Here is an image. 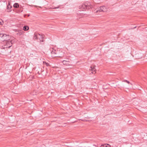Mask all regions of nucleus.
I'll list each match as a JSON object with an SVG mask.
<instances>
[{
	"instance_id": "nucleus-1",
	"label": "nucleus",
	"mask_w": 147,
	"mask_h": 147,
	"mask_svg": "<svg viewBox=\"0 0 147 147\" xmlns=\"http://www.w3.org/2000/svg\"><path fill=\"white\" fill-rule=\"evenodd\" d=\"M109 7L107 5H104L97 7L94 10L95 13H98L100 12H106L108 11Z\"/></svg>"
},
{
	"instance_id": "nucleus-2",
	"label": "nucleus",
	"mask_w": 147,
	"mask_h": 147,
	"mask_svg": "<svg viewBox=\"0 0 147 147\" xmlns=\"http://www.w3.org/2000/svg\"><path fill=\"white\" fill-rule=\"evenodd\" d=\"M91 8L90 3L88 2H86L81 4L79 6V11H86V10L90 9Z\"/></svg>"
},
{
	"instance_id": "nucleus-3",
	"label": "nucleus",
	"mask_w": 147,
	"mask_h": 147,
	"mask_svg": "<svg viewBox=\"0 0 147 147\" xmlns=\"http://www.w3.org/2000/svg\"><path fill=\"white\" fill-rule=\"evenodd\" d=\"M9 35L2 33L0 32V40L4 41L8 40Z\"/></svg>"
},
{
	"instance_id": "nucleus-4",
	"label": "nucleus",
	"mask_w": 147,
	"mask_h": 147,
	"mask_svg": "<svg viewBox=\"0 0 147 147\" xmlns=\"http://www.w3.org/2000/svg\"><path fill=\"white\" fill-rule=\"evenodd\" d=\"M39 36H41L42 38V36L40 35V34H37V33H35L34 34V36L33 37V39L34 40H38V38H39Z\"/></svg>"
},
{
	"instance_id": "nucleus-5",
	"label": "nucleus",
	"mask_w": 147,
	"mask_h": 147,
	"mask_svg": "<svg viewBox=\"0 0 147 147\" xmlns=\"http://www.w3.org/2000/svg\"><path fill=\"white\" fill-rule=\"evenodd\" d=\"M7 8L5 10L6 11L9 12L11 11L12 6L10 5L9 3H8V5H7Z\"/></svg>"
},
{
	"instance_id": "nucleus-6",
	"label": "nucleus",
	"mask_w": 147,
	"mask_h": 147,
	"mask_svg": "<svg viewBox=\"0 0 147 147\" xmlns=\"http://www.w3.org/2000/svg\"><path fill=\"white\" fill-rule=\"evenodd\" d=\"M62 63L64 65H70L69 61H67L63 60L62 61Z\"/></svg>"
},
{
	"instance_id": "nucleus-7",
	"label": "nucleus",
	"mask_w": 147,
	"mask_h": 147,
	"mask_svg": "<svg viewBox=\"0 0 147 147\" xmlns=\"http://www.w3.org/2000/svg\"><path fill=\"white\" fill-rule=\"evenodd\" d=\"M90 69L92 71V74H94L96 73L95 71L96 69L94 68V67H91Z\"/></svg>"
},
{
	"instance_id": "nucleus-8",
	"label": "nucleus",
	"mask_w": 147,
	"mask_h": 147,
	"mask_svg": "<svg viewBox=\"0 0 147 147\" xmlns=\"http://www.w3.org/2000/svg\"><path fill=\"white\" fill-rule=\"evenodd\" d=\"M40 34V35H41L42 36V38L41 36H39V38H39L41 42H43L44 41L43 40V39L44 38V35L43 34Z\"/></svg>"
},
{
	"instance_id": "nucleus-9",
	"label": "nucleus",
	"mask_w": 147,
	"mask_h": 147,
	"mask_svg": "<svg viewBox=\"0 0 147 147\" xmlns=\"http://www.w3.org/2000/svg\"><path fill=\"white\" fill-rule=\"evenodd\" d=\"M51 54L54 56V57H61L60 56H57L56 55V53L55 52V51H53L51 52Z\"/></svg>"
},
{
	"instance_id": "nucleus-10",
	"label": "nucleus",
	"mask_w": 147,
	"mask_h": 147,
	"mask_svg": "<svg viewBox=\"0 0 147 147\" xmlns=\"http://www.w3.org/2000/svg\"><path fill=\"white\" fill-rule=\"evenodd\" d=\"M24 32L22 30H20L18 31V32L17 33V34L19 36H20L24 34Z\"/></svg>"
},
{
	"instance_id": "nucleus-11",
	"label": "nucleus",
	"mask_w": 147,
	"mask_h": 147,
	"mask_svg": "<svg viewBox=\"0 0 147 147\" xmlns=\"http://www.w3.org/2000/svg\"><path fill=\"white\" fill-rule=\"evenodd\" d=\"M13 6L14 8H17L19 7V5L18 3H16L14 4Z\"/></svg>"
},
{
	"instance_id": "nucleus-12",
	"label": "nucleus",
	"mask_w": 147,
	"mask_h": 147,
	"mask_svg": "<svg viewBox=\"0 0 147 147\" xmlns=\"http://www.w3.org/2000/svg\"><path fill=\"white\" fill-rule=\"evenodd\" d=\"M29 29V27L26 26H24L23 27V30L25 31H27Z\"/></svg>"
},
{
	"instance_id": "nucleus-13",
	"label": "nucleus",
	"mask_w": 147,
	"mask_h": 147,
	"mask_svg": "<svg viewBox=\"0 0 147 147\" xmlns=\"http://www.w3.org/2000/svg\"><path fill=\"white\" fill-rule=\"evenodd\" d=\"M110 145L108 144H104L101 145L100 147H109Z\"/></svg>"
},
{
	"instance_id": "nucleus-14",
	"label": "nucleus",
	"mask_w": 147,
	"mask_h": 147,
	"mask_svg": "<svg viewBox=\"0 0 147 147\" xmlns=\"http://www.w3.org/2000/svg\"><path fill=\"white\" fill-rule=\"evenodd\" d=\"M43 63L44 64L46 65L47 66H50V64L49 63L46 62V61H43Z\"/></svg>"
},
{
	"instance_id": "nucleus-15",
	"label": "nucleus",
	"mask_w": 147,
	"mask_h": 147,
	"mask_svg": "<svg viewBox=\"0 0 147 147\" xmlns=\"http://www.w3.org/2000/svg\"><path fill=\"white\" fill-rule=\"evenodd\" d=\"M23 11V8L22 7H20V9L18 11V13L21 12Z\"/></svg>"
},
{
	"instance_id": "nucleus-16",
	"label": "nucleus",
	"mask_w": 147,
	"mask_h": 147,
	"mask_svg": "<svg viewBox=\"0 0 147 147\" xmlns=\"http://www.w3.org/2000/svg\"><path fill=\"white\" fill-rule=\"evenodd\" d=\"M123 82H126L128 84H130L131 85H132V84L131 83H130V82L129 81H128L126 80H124L123 81Z\"/></svg>"
},
{
	"instance_id": "nucleus-17",
	"label": "nucleus",
	"mask_w": 147,
	"mask_h": 147,
	"mask_svg": "<svg viewBox=\"0 0 147 147\" xmlns=\"http://www.w3.org/2000/svg\"><path fill=\"white\" fill-rule=\"evenodd\" d=\"M3 23V21L1 19H0V25H2Z\"/></svg>"
},
{
	"instance_id": "nucleus-18",
	"label": "nucleus",
	"mask_w": 147,
	"mask_h": 147,
	"mask_svg": "<svg viewBox=\"0 0 147 147\" xmlns=\"http://www.w3.org/2000/svg\"><path fill=\"white\" fill-rule=\"evenodd\" d=\"M84 15L86 14L88 15V16L90 15V12L88 13H84Z\"/></svg>"
},
{
	"instance_id": "nucleus-19",
	"label": "nucleus",
	"mask_w": 147,
	"mask_h": 147,
	"mask_svg": "<svg viewBox=\"0 0 147 147\" xmlns=\"http://www.w3.org/2000/svg\"><path fill=\"white\" fill-rule=\"evenodd\" d=\"M59 6H58V7H54V8H53L52 9H57V8H59Z\"/></svg>"
},
{
	"instance_id": "nucleus-20",
	"label": "nucleus",
	"mask_w": 147,
	"mask_h": 147,
	"mask_svg": "<svg viewBox=\"0 0 147 147\" xmlns=\"http://www.w3.org/2000/svg\"><path fill=\"white\" fill-rule=\"evenodd\" d=\"M36 7H40V8H41V7H40V6H36Z\"/></svg>"
},
{
	"instance_id": "nucleus-21",
	"label": "nucleus",
	"mask_w": 147,
	"mask_h": 147,
	"mask_svg": "<svg viewBox=\"0 0 147 147\" xmlns=\"http://www.w3.org/2000/svg\"><path fill=\"white\" fill-rule=\"evenodd\" d=\"M136 28V26H135V27L133 28V29L135 28Z\"/></svg>"
},
{
	"instance_id": "nucleus-22",
	"label": "nucleus",
	"mask_w": 147,
	"mask_h": 147,
	"mask_svg": "<svg viewBox=\"0 0 147 147\" xmlns=\"http://www.w3.org/2000/svg\"><path fill=\"white\" fill-rule=\"evenodd\" d=\"M29 16H30V15L29 14L28 15V17H29Z\"/></svg>"
}]
</instances>
